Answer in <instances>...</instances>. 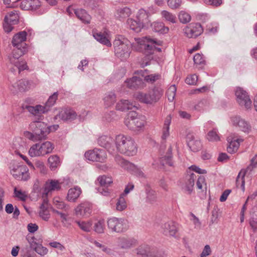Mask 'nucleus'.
Here are the masks:
<instances>
[{"mask_svg": "<svg viewBox=\"0 0 257 257\" xmlns=\"http://www.w3.org/2000/svg\"><path fill=\"white\" fill-rule=\"evenodd\" d=\"M115 153L118 152L128 156L135 155L137 153V147L135 141L129 136L118 135L114 140Z\"/></svg>", "mask_w": 257, "mask_h": 257, "instance_id": "1", "label": "nucleus"}, {"mask_svg": "<svg viewBox=\"0 0 257 257\" xmlns=\"http://www.w3.org/2000/svg\"><path fill=\"white\" fill-rule=\"evenodd\" d=\"M228 145L227 148V152L229 153L233 154L236 152L240 145V143L243 142V140L240 138H237L231 135L227 139Z\"/></svg>", "mask_w": 257, "mask_h": 257, "instance_id": "17", "label": "nucleus"}, {"mask_svg": "<svg viewBox=\"0 0 257 257\" xmlns=\"http://www.w3.org/2000/svg\"><path fill=\"white\" fill-rule=\"evenodd\" d=\"M12 56L9 57L11 64H13L19 72L28 69V66L25 61H20L19 58L23 56L27 51V47H14Z\"/></svg>", "mask_w": 257, "mask_h": 257, "instance_id": "6", "label": "nucleus"}, {"mask_svg": "<svg viewBox=\"0 0 257 257\" xmlns=\"http://www.w3.org/2000/svg\"><path fill=\"white\" fill-rule=\"evenodd\" d=\"M136 250L139 257H156L153 254L150 248L148 245H141Z\"/></svg>", "mask_w": 257, "mask_h": 257, "instance_id": "32", "label": "nucleus"}, {"mask_svg": "<svg viewBox=\"0 0 257 257\" xmlns=\"http://www.w3.org/2000/svg\"><path fill=\"white\" fill-rule=\"evenodd\" d=\"M19 22V16L16 11L8 13L5 16L3 23V28L7 33H10L13 29V25Z\"/></svg>", "mask_w": 257, "mask_h": 257, "instance_id": "13", "label": "nucleus"}, {"mask_svg": "<svg viewBox=\"0 0 257 257\" xmlns=\"http://www.w3.org/2000/svg\"><path fill=\"white\" fill-rule=\"evenodd\" d=\"M161 228L163 233L166 236H174L178 231L176 223L172 221L165 222Z\"/></svg>", "mask_w": 257, "mask_h": 257, "instance_id": "20", "label": "nucleus"}, {"mask_svg": "<svg viewBox=\"0 0 257 257\" xmlns=\"http://www.w3.org/2000/svg\"><path fill=\"white\" fill-rule=\"evenodd\" d=\"M171 116L168 115L165 120L162 138L166 139L169 136V126L171 122Z\"/></svg>", "mask_w": 257, "mask_h": 257, "instance_id": "49", "label": "nucleus"}, {"mask_svg": "<svg viewBox=\"0 0 257 257\" xmlns=\"http://www.w3.org/2000/svg\"><path fill=\"white\" fill-rule=\"evenodd\" d=\"M154 31L161 33H165L169 31V29L165 27L163 23L160 22H154L151 24Z\"/></svg>", "mask_w": 257, "mask_h": 257, "instance_id": "48", "label": "nucleus"}, {"mask_svg": "<svg viewBox=\"0 0 257 257\" xmlns=\"http://www.w3.org/2000/svg\"><path fill=\"white\" fill-rule=\"evenodd\" d=\"M198 80V76L196 74L188 76L185 80L187 84L189 85H195L196 84Z\"/></svg>", "mask_w": 257, "mask_h": 257, "instance_id": "64", "label": "nucleus"}, {"mask_svg": "<svg viewBox=\"0 0 257 257\" xmlns=\"http://www.w3.org/2000/svg\"><path fill=\"white\" fill-rule=\"evenodd\" d=\"M163 94V89L160 86H155L148 93L138 92L136 97L141 102L152 104L157 102L162 97Z\"/></svg>", "mask_w": 257, "mask_h": 257, "instance_id": "4", "label": "nucleus"}, {"mask_svg": "<svg viewBox=\"0 0 257 257\" xmlns=\"http://www.w3.org/2000/svg\"><path fill=\"white\" fill-rule=\"evenodd\" d=\"M246 173L245 170H241L238 173L236 179V187L237 188V191L238 192H244L245 191L244 188V176Z\"/></svg>", "mask_w": 257, "mask_h": 257, "instance_id": "31", "label": "nucleus"}, {"mask_svg": "<svg viewBox=\"0 0 257 257\" xmlns=\"http://www.w3.org/2000/svg\"><path fill=\"white\" fill-rule=\"evenodd\" d=\"M127 24L131 29L137 33L140 32L143 28V24L140 23L137 19H129L127 21Z\"/></svg>", "mask_w": 257, "mask_h": 257, "instance_id": "40", "label": "nucleus"}, {"mask_svg": "<svg viewBox=\"0 0 257 257\" xmlns=\"http://www.w3.org/2000/svg\"><path fill=\"white\" fill-rule=\"evenodd\" d=\"M93 36L94 39L101 44L107 47H111V43L107 36V34L102 32H93Z\"/></svg>", "mask_w": 257, "mask_h": 257, "instance_id": "29", "label": "nucleus"}, {"mask_svg": "<svg viewBox=\"0 0 257 257\" xmlns=\"http://www.w3.org/2000/svg\"><path fill=\"white\" fill-rule=\"evenodd\" d=\"M115 162L121 168L132 173H136L141 177H144V173L139 170L136 166L128 161L124 159L120 156L117 155L115 157Z\"/></svg>", "mask_w": 257, "mask_h": 257, "instance_id": "9", "label": "nucleus"}, {"mask_svg": "<svg viewBox=\"0 0 257 257\" xmlns=\"http://www.w3.org/2000/svg\"><path fill=\"white\" fill-rule=\"evenodd\" d=\"M131 12L130 9L127 7L118 9L115 13V17L116 19L122 20L127 17L131 15Z\"/></svg>", "mask_w": 257, "mask_h": 257, "instance_id": "39", "label": "nucleus"}, {"mask_svg": "<svg viewBox=\"0 0 257 257\" xmlns=\"http://www.w3.org/2000/svg\"><path fill=\"white\" fill-rule=\"evenodd\" d=\"M146 202L148 203L154 204L160 200L156 194H146Z\"/></svg>", "mask_w": 257, "mask_h": 257, "instance_id": "60", "label": "nucleus"}, {"mask_svg": "<svg viewBox=\"0 0 257 257\" xmlns=\"http://www.w3.org/2000/svg\"><path fill=\"white\" fill-rule=\"evenodd\" d=\"M48 161L51 170H55L60 165L59 158L57 155L50 156Z\"/></svg>", "mask_w": 257, "mask_h": 257, "instance_id": "47", "label": "nucleus"}, {"mask_svg": "<svg viewBox=\"0 0 257 257\" xmlns=\"http://www.w3.org/2000/svg\"><path fill=\"white\" fill-rule=\"evenodd\" d=\"M134 126L136 128H134V131L138 132L142 131L144 129L145 125L146 124L145 117L144 116H135V118Z\"/></svg>", "mask_w": 257, "mask_h": 257, "instance_id": "42", "label": "nucleus"}, {"mask_svg": "<svg viewBox=\"0 0 257 257\" xmlns=\"http://www.w3.org/2000/svg\"><path fill=\"white\" fill-rule=\"evenodd\" d=\"M137 19L140 23H141L143 24V27L145 25H148L150 22L149 14L146 12V11L143 9L139 10L137 16Z\"/></svg>", "mask_w": 257, "mask_h": 257, "instance_id": "37", "label": "nucleus"}, {"mask_svg": "<svg viewBox=\"0 0 257 257\" xmlns=\"http://www.w3.org/2000/svg\"><path fill=\"white\" fill-rule=\"evenodd\" d=\"M92 206L89 203H82L75 209V214L78 216L88 217L91 213Z\"/></svg>", "mask_w": 257, "mask_h": 257, "instance_id": "21", "label": "nucleus"}, {"mask_svg": "<svg viewBox=\"0 0 257 257\" xmlns=\"http://www.w3.org/2000/svg\"><path fill=\"white\" fill-rule=\"evenodd\" d=\"M117 243L122 249H128L136 245V241L133 238L121 237L117 238Z\"/></svg>", "mask_w": 257, "mask_h": 257, "instance_id": "26", "label": "nucleus"}, {"mask_svg": "<svg viewBox=\"0 0 257 257\" xmlns=\"http://www.w3.org/2000/svg\"><path fill=\"white\" fill-rule=\"evenodd\" d=\"M97 142L100 146L105 148L109 153L112 154L115 153L114 140L110 136H100L98 139Z\"/></svg>", "mask_w": 257, "mask_h": 257, "instance_id": "15", "label": "nucleus"}, {"mask_svg": "<svg viewBox=\"0 0 257 257\" xmlns=\"http://www.w3.org/2000/svg\"><path fill=\"white\" fill-rule=\"evenodd\" d=\"M40 150L42 151V156L51 153L54 149L53 145L50 142H45L40 144Z\"/></svg>", "mask_w": 257, "mask_h": 257, "instance_id": "45", "label": "nucleus"}, {"mask_svg": "<svg viewBox=\"0 0 257 257\" xmlns=\"http://www.w3.org/2000/svg\"><path fill=\"white\" fill-rule=\"evenodd\" d=\"M61 183L56 180H48L45 184V193L52 191H59L61 189Z\"/></svg>", "mask_w": 257, "mask_h": 257, "instance_id": "27", "label": "nucleus"}, {"mask_svg": "<svg viewBox=\"0 0 257 257\" xmlns=\"http://www.w3.org/2000/svg\"><path fill=\"white\" fill-rule=\"evenodd\" d=\"M75 222L83 231L89 232L92 230V221L91 220L86 221H76Z\"/></svg>", "mask_w": 257, "mask_h": 257, "instance_id": "44", "label": "nucleus"}, {"mask_svg": "<svg viewBox=\"0 0 257 257\" xmlns=\"http://www.w3.org/2000/svg\"><path fill=\"white\" fill-rule=\"evenodd\" d=\"M26 37L27 33L25 31H21L16 34L12 42L14 47H26Z\"/></svg>", "mask_w": 257, "mask_h": 257, "instance_id": "23", "label": "nucleus"}, {"mask_svg": "<svg viewBox=\"0 0 257 257\" xmlns=\"http://www.w3.org/2000/svg\"><path fill=\"white\" fill-rule=\"evenodd\" d=\"M116 100V95L113 92H108L105 93L103 98L105 107H109L112 106L115 102Z\"/></svg>", "mask_w": 257, "mask_h": 257, "instance_id": "35", "label": "nucleus"}, {"mask_svg": "<svg viewBox=\"0 0 257 257\" xmlns=\"http://www.w3.org/2000/svg\"><path fill=\"white\" fill-rule=\"evenodd\" d=\"M53 203L58 210L68 211L69 210V206L65 204L58 197H55L53 199Z\"/></svg>", "mask_w": 257, "mask_h": 257, "instance_id": "51", "label": "nucleus"}, {"mask_svg": "<svg viewBox=\"0 0 257 257\" xmlns=\"http://www.w3.org/2000/svg\"><path fill=\"white\" fill-rule=\"evenodd\" d=\"M74 13L76 17L82 22L87 24L90 22L91 17L85 10L82 9H77L75 10Z\"/></svg>", "mask_w": 257, "mask_h": 257, "instance_id": "38", "label": "nucleus"}, {"mask_svg": "<svg viewBox=\"0 0 257 257\" xmlns=\"http://www.w3.org/2000/svg\"><path fill=\"white\" fill-rule=\"evenodd\" d=\"M178 18L180 22L182 24H187L191 20V17L190 14L184 11H181L179 13Z\"/></svg>", "mask_w": 257, "mask_h": 257, "instance_id": "52", "label": "nucleus"}, {"mask_svg": "<svg viewBox=\"0 0 257 257\" xmlns=\"http://www.w3.org/2000/svg\"><path fill=\"white\" fill-rule=\"evenodd\" d=\"M37 253L41 255H44L48 253V249L46 247L41 244H38L34 249Z\"/></svg>", "mask_w": 257, "mask_h": 257, "instance_id": "62", "label": "nucleus"}, {"mask_svg": "<svg viewBox=\"0 0 257 257\" xmlns=\"http://www.w3.org/2000/svg\"><path fill=\"white\" fill-rule=\"evenodd\" d=\"M24 109H26L35 118L34 119L43 120L44 116L42 114L48 112V108L45 105L38 104L35 106H31L27 104H24L22 106Z\"/></svg>", "mask_w": 257, "mask_h": 257, "instance_id": "11", "label": "nucleus"}, {"mask_svg": "<svg viewBox=\"0 0 257 257\" xmlns=\"http://www.w3.org/2000/svg\"><path fill=\"white\" fill-rule=\"evenodd\" d=\"M29 154L32 157L42 156L40 144H35L31 146L29 150Z\"/></svg>", "mask_w": 257, "mask_h": 257, "instance_id": "46", "label": "nucleus"}, {"mask_svg": "<svg viewBox=\"0 0 257 257\" xmlns=\"http://www.w3.org/2000/svg\"><path fill=\"white\" fill-rule=\"evenodd\" d=\"M231 122L233 125L237 126L240 130L244 133H248L251 131V127L250 124L240 116L232 117Z\"/></svg>", "mask_w": 257, "mask_h": 257, "instance_id": "16", "label": "nucleus"}, {"mask_svg": "<svg viewBox=\"0 0 257 257\" xmlns=\"http://www.w3.org/2000/svg\"><path fill=\"white\" fill-rule=\"evenodd\" d=\"M135 116H137V112L135 111H132L128 113L124 121L125 125L128 128L132 131H134V128H136V126H134Z\"/></svg>", "mask_w": 257, "mask_h": 257, "instance_id": "36", "label": "nucleus"}, {"mask_svg": "<svg viewBox=\"0 0 257 257\" xmlns=\"http://www.w3.org/2000/svg\"><path fill=\"white\" fill-rule=\"evenodd\" d=\"M126 194H121L119 197L117 199L116 209L117 211H121L126 208L127 204L125 198Z\"/></svg>", "mask_w": 257, "mask_h": 257, "instance_id": "41", "label": "nucleus"}, {"mask_svg": "<svg viewBox=\"0 0 257 257\" xmlns=\"http://www.w3.org/2000/svg\"><path fill=\"white\" fill-rule=\"evenodd\" d=\"M39 214L40 217L45 221H48L50 217L48 206H44V205H41Z\"/></svg>", "mask_w": 257, "mask_h": 257, "instance_id": "50", "label": "nucleus"}, {"mask_svg": "<svg viewBox=\"0 0 257 257\" xmlns=\"http://www.w3.org/2000/svg\"><path fill=\"white\" fill-rule=\"evenodd\" d=\"M196 185L199 189L202 190L203 191H204V189L205 192H207V185L205 182V179L204 177L199 176L196 182Z\"/></svg>", "mask_w": 257, "mask_h": 257, "instance_id": "59", "label": "nucleus"}, {"mask_svg": "<svg viewBox=\"0 0 257 257\" xmlns=\"http://www.w3.org/2000/svg\"><path fill=\"white\" fill-rule=\"evenodd\" d=\"M52 211L53 213L56 214L60 216L62 222L64 223L67 221V217L69 215L68 211L58 210L53 208H52Z\"/></svg>", "mask_w": 257, "mask_h": 257, "instance_id": "55", "label": "nucleus"}, {"mask_svg": "<svg viewBox=\"0 0 257 257\" xmlns=\"http://www.w3.org/2000/svg\"><path fill=\"white\" fill-rule=\"evenodd\" d=\"M168 6L172 9L178 8L181 5V0H166Z\"/></svg>", "mask_w": 257, "mask_h": 257, "instance_id": "61", "label": "nucleus"}, {"mask_svg": "<svg viewBox=\"0 0 257 257\" xmlns=\"http://www.w3.org/2000/svg\"><path fill=\"white\" fill-rule=\"evenodd\" d=\"M177 88L175 85H172L169 87L166 92V95L170 101H173L176 95Z\"/></svg>", "mask_w": 257, "mask_h": 257, "instance_id": "58", "label": "nucleus"}, {"mask_svg": "<svg viewBox=\"0 0 257 257\" xmlns=\"http://www.w3.org/2000/svg\"><path fill=\"white\" fill-rule=\"evenodd\" d=\"M138 72L144 77V80L147 83L152 84L161 78V75L158 73L145 75L142 70Z\"/></svg>", "mask_w": 257, "mask_h": 257, "instance_id": "43", "label": "nucleus"}, {"mask_svg": "<svg viewBox=\"0 0 257 257\" xmlns=\"http://www.w3.org/2000/svg\"><path fill=\"white\" fill-rule=\"evenodd\" d=\"M10 173L17 180L26 181L30 178L29 169L20 163L13 161L9 167Z\"/></svg>", "mask_w": 257, "mask_h": 257, "instance_id": "5", "label": "nucleus"}, {"mask_svg": "<svg viewBox=\"0 0 257 257\" xmlns=\"http://www.w3.org/2000/svg\"><path fill=\"white\" fill-rule=\"evenodd\" d=\"M172 152V147L170 146L168 149L166 155H165L164 156L162 157L160 159V162L162 165H167L171 167L174 166V162L172 159L173 156Z\"/></svg>", "mask_w": 257, "mask_h": 257, "instance_id": "28", "label": "nucleus"}, {"mask_svg": "<svg viewBox=\"0 0 257 257\" xmlns=\"http://www.w3.org/2000/svg\"><path fill=\"white\" fill-rule=\"evenodd\" d=\"M185 178L187 191L191 192L194 185L195 180L196 179L197 176L193 172L190 171V170H187Z\"/></svg>", "mask_w": 257, "mask_h": 257, "instance_id": "33", "label": "nucleus"}, {"mask_svg": "<svg viewBox=\"0 0 257 257\" xmlns=\"http://www.w3.org/2000/svg\"><path fill=\"white\" fill-rule=\"evenodd\" d=\"M31 83V82L28 80L22 79L18 81L13 86L16 88V90L25 91L30 88Z\"/></svg>", "mask_w": 257, "mask_h": 257, "instance_id": "34", "label": "nucleus"}, {"mask_svg": "<svg viewBox=\"0 0 257 257\" xmlns=\"http://www.w3.org/2000/svg\"><path fill=\"white\" fill-rule=\"evenodd\" d=\"M115 56L121 61L127 60L131 53V43L124 37L118 36L113 42Z\"/></svg>", "mask_w": 257, "mask_h": 257, "instance_id": "3", "label": "nucleus"}, {"mask_svg": "<svg viewBox=\"0 0 257 257\" xmlns=\"http://www.w3.org/2000/svg\"><path fill=\"white\" fill-rule=\"evenodd\" d=\"M136 106L128 100L121 99L116 104L115 108L117 110L124 111L127 110L132 109Z\"/></svg>", "mask_w": 257, "mask_h": 257, "instance_id": "30", "label": "nucleus"}, {"mask_svg": "<svg viewBox=\"0 0 257 257\" xmlns=\"http://www.w3.org/2000/svg\"><path fill=\"white\" fill-rule=\"evenodd\" d=\"M186 139L187 145L192 151L196 152L201 149L202 145L200 141L193 134H188Z\"/></svg>", "mask_w": 257, "mask_h": 257, "instance_id": "22", "label": "nucleus"}, {"mask_svg": "<svg viewBox=\"0 0 257 257\" xmlns=\"http://www.w3.org/2000/svg\"><path fill=\"white\" fill-rule=\"evenodd\" d=\"M42 120L33 119L29 124V129L32 132H25V136L34 142L46 139L49 134V129L47 124Z\"/></svg>", "mask_w": 257, "mask_h": 257, "instance_id": "2", "label": "nucleus"}, {"mask_svg": "<svg viewBox=\"0 0 257 257\" xmlns=\"http://www.w3.org/2000/svg\"><path fill=\"white\" fill-rule=\"evenodd\" d=\"M125 83L130 89L141 88L144 86V83L142 79L137 76H134L127 79L125 81Z\"/></svg>", "mask_w": 257, "mask_h": 257, "instance_id": "25", "label": "nucleus"}, {"mask_svg": "<svg viewBox=\"0 0 257 257\" xmlns=\"http://www.w3.org/2000/svg\"><path fill=\"white\" fill-rule=\"evenodd\" d=\"M94 231L99 234L104 232L105 222L103 219H101L96 222L94 225Z\"/></svg>", "mask_w": 257, "mask_h": 257, "instance_id": "53", "label": "nucleus"}, {"mask_svg": "<svg viewBox=\"0 0 257 257\" xmlns=\"http://www.w3.org/2000/svg\"><path fill=\"white\" fill-rule=\"evenodd\" d=\"M235 94L238 103L241 106H244L246 109H249L251 106V101L248 93L242 88L237 87Z\"/></svg>", "mask_w": 257, "mask_h": 257, "instance_id": "10", "label": "nucleus"}, {"mask_svg": "<svg viewBox=\"0 0 257 257\" xmlns=\"http://www.w3.org/2000/svg\"><path fill=\"white\" fill-rule=\"evenodd\" d=\"M41 6L39 0H23L21 4V8L25 10H36Z\"/></svg>", "mask_w": 257, "mask_h": 257, "instance_id": "24", "label": "nucleus"}, {"mask_svg": "<svg viewBox=\"0 0 257 257\" xmlns=\"http://www.w3.org/2000/svg\"><path fill=\"white\" fill-rule=\"evenodd\" d=\"M161 15L166 21L174 24L176 22V17L175 15L167 11H163L161 12Z\"/></svg>", "mask_w": 257, "mask_h": 257, "instance_id": "56", "label": "nucleus"}, {"mask_svg": "<svg viewBox=\"0 0 257 257\" xmlns=\"http://www.w3.org/2000/svg\"><path fill=\"white\" fill-rule=\"evenodd\" d=\"M58 93L57 92H54L49 97L48 100L45 103V106L48 108V111L50 110V107L55 104L58 98Z\"/></svg>", "mask_w": 257, "mask_h": 257, "instance_id": "57", "label": "nucleus"}, {"mask_svg": "<svg viewBox=\"0 0 257 257\" xmlns=\"http://www.w3.org/2000/svg\"><path fill=\"white\" fill-rule=\"evenodd\" d=\"M97 181L100 185L99 188V193H108V191L106 188L113 182L112 178L111 176L106 175L99 176L97 179Z\"/></svg>", "mask_w": 257, "mask_h": 257, "instance_id": "18", "label": "nucleus"}, {"mask_svg": "<svg viewBox=\"0 0 257 257\" xmlns=\"http://www.w3.org/2000/svg\"><path fill=\"white\" fill-rule=\"evenodd\" d=\"M135 41L140 45H144L146 50L150 51V53H154L155 51L158 52L161 51V49L156 46H161L162 42L157 40L156 39H152L149 37H144L142 38H136Z\"/></svg>", "mask_w": 257, "mask_h": 257, "instance_id": "7", "label": "nucleus"}, {"mask_svg": "<svg viewBox=\"0 0 257 257\" xmlns=\"http://www.w3.org/2000/svg\"><path fill=\"white\" fill-rule=\"evenodd\" d=\"M193 60L196 64H204L205 63V59L203 55L197 53L193 57Z\"/></svg>", "mask_w": 257, "mask_h": 257, "instance_id": "63", "label": "nucleus"}, {"mask_svg": "<svg viewBox=\"0 0 257 257\" xmlns=\"http://www.w3.org/2000/svg\"><path fill=\"white\" fill-rule=\"evenodd\" d=\"M185 35L189 38H196L200 35L203 29L199 23H191L183 30Z\"/></svg>", "mask_w": 257, "mask_h": 257, "instance_id": "14", "label": "nucleus"}, {"mask_svg": "<svg viewBox=\"0 0 257 257\" xmlns=\"http://www.w3.org/2000/svg\"><path fill=\"white\" fill-rule=\"evenodd\" d=\"M84 156L89 161L99 162H103L107 158L106 151L97 148L86 152Z\"/></svg>", "mask_w": 257, "mask_h": 257, "instance_id": "12", "label": "nucleus"}, {"mask_svg": "<svg viewBox=\"0 0 257 257\" xmlns=\"http://www.w3.org/2000/svg\"><path fill=\"white\" fill-rule=\"evenodd\" d=\"M107 223L108 228L117 233L123 232L128 227L127 221L122 218L112 217L108 219Z\"/></svg>", "mask_w": 257, "mask_h": 257, "instance_id": "8", "label": "nucleus"}, {"mask_svg": "<svg viewBox=\"0 0 257 257\" xmlns=\"http://www.w3.org/2000/svg\"><path fill=\"white\" fill-rule=\"evenodd\" d=\"M76 112L71 108H62L55 116L56 118H60L63 120H72L76 118Z\"/></svg>", "mask_w": 257, "mask_h": 257, "instance_id": "19", "label": "nucleus"}, {"mask_svg": "<svg viewBox=\"0 0 257 257\" xmlns=\"http://www.w3.org/2000/svg\"><path fill=\"white\" fill-rule=\"evenodd\" d=\"M207 139L210 142H217L220 140V137L216 128L209 131L207 135Z\"/></svg>", "mask_w": 257, "mask_h": 257, "instance_id": "54", "label": "nucleus"}]
</instances>
